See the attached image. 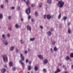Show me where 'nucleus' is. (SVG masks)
I'll return each instance as SVG.
<instances>
[{"instance_id": "obj_1", "label": "nucleus", "mask_w": 73, "mask_h": 73, "mask_svg": "<svg viewBox=\"0 0 73 73\" xmlns=\"http://www.w3.org/2000/svg\"><path fill=\"white\" fill-rule=\"evenodd\" d=\"M64 5V2L62 1H59L57 3V6H58L59 8H62Z\"/></svg>"}, {"instance_id": "obj_2", "label": "nucleus", "mask_w": 73, "mask_h": 73, "mask_svg": "<svg viewBox=\"0 0 73 73\" xmlns=\"http://www.w3.org/2000/svg\"><path fill=\"white\" fill-rule=\"evenodd\" d=\"M26 12L27 14H29L31 13V10H30V7H29L28 9L26 10Z\"/></svg>"}, {"instance_id": "obj_3", "label": "nucleus", "mask_w": 73, "mask_h": 73, "mask_svg": "<svg viewBox=\"0 0 73 73\" xmlns=\"http://www.w3.org/2000/svg\"><path fill=\"white\" fill-rule=\"evenodd\" d=\"M19 63L22 65L23 66H25V64H24V63L23 62V60H21L19 61Z\"/></svg>"}, {"instance_id": "obj_4", "label": "nucleus", "mask_w": 73, "mask_h": 73, "mask_svg": "<svg viewBox=\"0 0 73 73\" xmlns=\"http://www.w3.org/2000/svg\"><path fill=\"white\" fill-rule=\"evenodd\" d=\"M3 60L4 62H7L8 61V59L7 58V57L5 56L3 57Z\"/></svg>"}, {"instance_id": "obj_5", "label": "nucleus", "mask_w": 73, "mask_h": 73, "mask_svg": "<svg viewBox=\"0 0 73 73\" xmlns=\"http://www.w3.org/2000/svg\"><path fill=\"white\" fill-rule=\"evenodd\" d=\"M27 30H28V31H31V27L29 26H27Z\"/></svg>"}, {"instance_id": "obj_6", "label": "nucleus", "mask_w": 73, "mask_h": 73, "mask_svg": "<svg viewBox=\"0 0 73 73\" xmlns=\"http://www.w3.org/2000/svg\"><path fill=\"white\" fill-rule=\"evenodd\" d=\"M46 17L47 19H48V20H49V19L51 18V16H50L49 15H47Z\"/></svg>"}, {"instance_id": "obj_7", "label": "nucleus", "mask_w": 73, "mask_h": 73, "mask_svg": "<svg viewBox=\"0 0 73 73\" xmlns=\"http://www.w3.org/2000/svg\"><path fill=\"white\" fill-rule=\"evenodd\" d=\"M20 54L21 59L23 61H24V57L23 56V54H22L21 53Z\"/></svg>"}, {"instance_id": "obj_8", "label": "nucleus", "mask_w": 73, "mask_h": 73, "mask_svg": "<svg viewBox=\"0 0 73 73\" xmlns=\"http://www.w3.org/2000/svg\"><path fill=\"white\" fill-rule=\"evenodd\" d=\"M47 34L48 36H51V35H52V33L50 32V31H48L47 32Z\"/></svg>"}, {"instance_id": "obj_9", "label": "nucleus", "mask_w": 73, "mask_h": 73, "mask_svg": "<svg viewBox=\"0 0 73 73\" xmlns=\"http://www.w3.org/2000/svg\"><path fill=\"white\" fill-rule=\"evenodd\" d=\"M38 57L40 59H42V60L43 59V56L42 55H38Z\"/></svg>"}, {"instance_id": "obj_10", "label": "nucleus", "mask_w": 73, "mask_h": 73, "mask_svg": "<svg viewBox=\"0 0 73 73\" xmlns=\"http://www.w3.org/2000/svg\"><path fill=\"white\" fill-rule=\"evenodd\" d=\"M15 49V47L14 46H12L10 48V50L12 51L14 50Z\"/></svg>"}, {"instance_id": "obj_11", "label": "nucleus", "mask_w": 73, "mask_h": 73, "mask_svg": "<svg viewBox=\"0 0 73 73\" xmlns=\"http://www.w3.org/2000/svg\"><path fill=\"white\" fill-rule=\"evenodd\" d=\"M5 71H6V70H5V69L3 68L1 70V72L3 73H5Z\"/></svg>"}, {"instance_id": "obj_12", "label": "nucleus", "mask_w": 73, "mask_h": 73, "mask_svg": "<svg viewBox=\"0 0 73 73\" xmlns=\"http://www.w3.org/2000/svg\"><path fill=\"white\" fill-rule=\"evenodd\" d=\"M2 37L3 39H5L6 38V36L4 34H3L2 36Z\"/></svg>"}, {"instance_id": "obj_13", "label": "nucleus", "mask_w": 73, "mask_h": 73, "mask_svg": "<svg viewBox=\"0 0 73 73\" xmlns=\"http://www.w3.org/2000/svg\"><path fill=\"white\" fill-rule=\"evenodd\" d=\"M3 42H4V43L6 45H8V42H7V40H5L3 41Z\"/></svg>"}, {"instance_id": "obj_14", "label": "nucleus", "mask_w": 73, "mask_h": 73, "mask_svg": "<svg viewBox=\"0 0 73 73\" xmlns=\"http://www.w3.org/2000/svg\"><path fill=\"white\" fill-rule=\"evenodd\" d=\"M44 64H47L48 63V60L46 59H45L43 62Z\"/></svg>"}, {"instance_id": "obj_15", "label": "nucleus", "mask_w": 73, "mask_h": 73, "mask_svg": "<svg viewBox=\"0 0 73 73\" xmlns=\"http://www.w3.org/2000/svg\"><path fill=\"white\" fill-rule=\"evenodd\" d=\"M25 2L26 3L27 5H28V3L29 2V0H24Z\"/></svg>"}, {"instance_id": "obj_16", "label": "nucleus", "mask_w": 73, "mask_h": 73, "mask_svg": "<svg viewBox=\"0 0 73 73\" xmlns=\"http://www.w3.org/2000/svg\"><path fill=\"white\" fill-rule=\"evenodd\" d=\"M9 64L10 66H13V64L12 63V62H10L9 63Z\"/></svg>"}, {"instance_id": "obj_17", "label": "nucleus", "mask_w": 73, "mask_h": 73, "mask_svg": "<svg viewBox=\"0 0 73 73\" xmlns=\"http://www.w3.org/2000/svg\"><path fill=\"white\" fill-rule=\"evenodd\" d=\"M69 59H70V58L69 56H68L66 57L65 60L66 61H68V60H69Z\"/></svg>"}, {"instance_id": "obj_18", "label": "nucleus", "mask_w": 73, "mask_h": 73, "mask_svg": "<svg viewBox=\"0 0 73 73\" xmlns=\"http://www.w3.org/2000/svg\"><path fill=\"white\" fill-rule=\"evenodd\" d=\"M15 27L16 28H19V25H18V24H16L15 25Z\"/></svg>"}, {"instance_id": "obj_19", "label": "nucleus", "mask_w": 73, "mask_h": 73, "mask_svg": "<svg viewBox=\"0 0 73 73\" xmlns=\"http://www.w3.org/2000/svg\"><path fill=\"white\" fill-rule=\"evenodd\" d=\"M35 16L37 17L38 16V13L37 12H35Z\"/></svg>"}, {"instance_id": "obj_20", "label": "nucleus", "mask_w": 73, "mask_h": 73, "mask_svg": "<svg viewBox=\"0 0 73 73\" xmlns=\"http://www.w3.org/2000/svg\"><path fill=\"white\" fill-rule=\"evenodd\" d=\"M34 69L35 70H38V67L37 66H35Z\"/></svg>"}, {"instance_id": "obj_21", "label": "nucleus", "mask_w": 73, "mask_h": 73, "mask_svg": "<svg viewBox=\"0 0 73 73\" xmlns=\"http://www.w3.org/2000/svg\"><path fill=\"white\" fill-rule=\"evenodd\" d=\"M51 2H52L51 0H47V3L48 4H50L51 3Z\"/></svg>"}, {"instance_id": "obj_22", "label": "nucleus", "mask_w": 73, "mask_h": 73, "mask_svg": "<svg viewBox=\"0 0 73 73\" xmlns=\"http://www.w3.org/2000/svg\"><path fill=\"white\" fill-rule=\"evenodd\" d=\"M70 57H71L72 58H73V53H72L71 54H70Z\"/></svg>"}, {"instance_id": "obj_23", "label": "nucleus", "mask_w": 73, "mask_h": 73, "mask_svg": "<svg viewBox=\"0 0 73 73\" xmlns=\"http://www.w3.org/2000/svg\"><path fill=\"white\" fill-rule=\"evenodd\" d=\"M31 68H32V67H31V66H29L28 68V69L29 70H31Z\"/></svg>"}, {"instance_id": "obj_24", "label": "nucleus", "mask_w": 73, "mask_h": 73, "mask_svg": "<svg viewBox=\"0 0 73 73\" xmlns=\"http://www.w3.org/2000/svg\"><path fill=\"white\" fill-rule=\"evenodd\" d=\"M3 15L2 14H0V19H3Z\"/></svg>"}, {"instance_id": "obj_25", "label": "nucleus", "mask_w": 73, "mask_h": 73, "mask_svg": "<svg viewBox=\"0 0 73 73\" xmlns=\"http://www.w3.org/2000/svg\"><path fill=\"white\" fill-rule=\"evenodd\" d=\"M66 19H67V17H63V19L64 21H65Z\"/></svg>"}, {"instance_id": "obj_26", "label": "nucleus", "mask_w": 73, "mask_h": 73, "mask_svg": "<svg viewBox=\"0 0 73 73\" xmlns=\"http://www.w3.org/2000/svg\"><path fill=\"white\" fill-rule=\"evenodd\" d=\"M30 41H34V40H35V38H31L30 39Z\"/></svg>"}, {"instance_id": "obj_27", "label": "nucleus", "mask_w": 73, "mask_h": 73, "mask_svg": "<svg viewBox=\"0 0 73 73\" xmlns=\"http://www.w3.org/2000/svg\"><path fill=\"white\" fill-rule=\"evenodd\" d=\"M42 6V3H40L39 4L38 7H41V6Z\"/></svg>"}, {"instance_id": "obj_28", "label": "nucleus", "mask_w": 73, "mask_h": 73, "mask_svg": "<svg viewBox=\"0 0 73 73\" xmlns=\"http://www.w3.org/2000/svg\"><path fill=\"white\" fill-rule=\"evenodd\" d=\"M56 43V42L55 41H53L52 42V45H54Z\"/></svg>"}, {"instance_id": "obj_29", "label": "nucleus", "mask_w": 73, "mask_h": 73, "mask_svg": "<svg viewBox=\"0 0 73 73\" xmlns=\"http://www.w3.org/2000/svg\"><path fill=\"white\" fill-rule=\"evenodd\" d=\"M63 68H64V70H65V69H66V67H65V66L64 65H63Z\"/></svg>"}, {"instance_id": "obj_30", "label": "nucleus", "mask_w": 73, "mask_h": 73, "mask_svg": "<svg viewBox=\"0 0 73 73\" xmlns=\"http://www.w3.org/2000/svg\"><path fill=\"white\" fill-rule=\"evenodd\" d=\"M50 50L51 52V53H53V49H52V48H51L50 49Z\"/></svg>"}, {"instance_id": "obj_31", "label": "nucleus", "mask_w": 73, "mask_h": 73, "mask_svg": "<svg viewBox=\"0 0 73 73\" xmlns=\"http://www.w3.org/2000/svg\"><path fill=\"white\" fill-rule=\"evenodd\" d=\"M1 8L3 9L4 8V5H1Z\"/></svg>"}, {"instance_id": "obj_32", "label": "nucleus", "mask_w": 73, "mask_h": 73, "mask_svg": "<svg viewBox=\"0 0 73 73\" xmlns=\"http://www.w3.org/2000/svg\"><path fill=\"white\" fill-rule=\"evenodd\" d=\"M61 14H60L58 16V19H60V18H61Z\"/></svg>"}, {"instance_id": "obj_33", "label": "nucleus", "mask_w": 73, "mask_h": 73, "mask_svg": "<svg viewBox=\"0 0 73 73\" xmlns=\"http://www.w3.org/2000/svg\"><path fill=\"white\" fill-rule=\"evenodd\" d=\"M43 72H46V69H44L43 70Z\"/></svg>"}, {"instance_id": "obj_34", "label": "nucleus", "mask_w": 73, "mask_h": 73, "mask_svg": "<svg viewBox=\"0 0 73 73\" xmlns=\"http://www.w3.org/2000/svg\"><path fill=\"white\" fill-rule=\"evenodd\" d=\"M13 70H14V71H15L16 70V68L15 67H13Z\"/></svg>"}, {"instance_id": "obj_35", "label": "nucleus", "mask_w": 73, "mask_h": 73, "mask_svg": "<svg viewBox=\"0 0 73 73\" xmlns=\"http://www.w3.org/2000/svg\"><path fill=\"white\" fill-rule=\"evenodd\" d=\"M54 51H56L57 50V48L56 47L54 48Z\"/></svg>"}, {"instance_id": "obj_36", "label": "nucleus", "mask_w": 73, "mask_h": 73, "mask_svg": "<svg viewBox=\"0 0 73 73\" xmlns=\"http://www.w3.org/2000/svg\"><path fill=\"white\" fill-rule=\"evenodd\" d=\"M31 21L32 22H34L35 21V19H31Z\"/></svg>"}, {"instance_id": "obj_37", "label": "nucleus", "mask_w": 73, "mask_h": 73, "mask_svg": "<svg viewBox=\"0 0 73 73\" xmlns=\"http://www.w3.org/2000/svg\"><path fill=\"white\" fill-rule=\"evenodd\" d=\"M21 41L22 44H24V41H23V40H21Z\"/></svg>"}, {"instance_id": "obj_38", "label": "nucleus", "mask_w": 73, "mask_h": 73, "mask_svg": "<svg viewBox=\"0 0 73 73\" xmlns=\"http://www.w3.org/2000/svg\"><path fill=\"white\" fill-rule=\"evenodd\" d=\"M7 36L9 37H10V34H8L7 35Z\"/></svg>"}, {"instance_id": "obj_39", "label": "nucleus", "mask_w": 73, "mask_h": 73, "mask_svg": "<svg viewBox=\"0 0 73 73\" xmlns=\"http://www.w3.org/2000/svg\"><path fill=\"white\" fill-rule=\"evenodd\" d=\"M71 32L69 30V29L68 30V33H70Z\"/></svg>"}, {"instance_id": "obj_40", "label": "nucleus", "mask_w": 73, "mask_h": 73, "mask_svg": "<svg viewBox=\"0 0 73 73\" xmlns=\"http://www.w3.org/2000/svg\"><path fill=\"white\" fill-rule=\"evenodd\" d=\"M57 71L58 72H60V70L59 69H57Z\"/></svg>"}, {"instance_id": "obj_41", "label": "nucleus", "mask_w": 73, "mask_h": 73, "mask_svg": "<svg viewBox=\"0 0 73 73\" xmlns=\"http://www.w3.org/2000/svg\"><path fill=\"white\" fill-rule=\"evenodd\" d=\"M28 59H26V63H27L28 62Z\"/></svg>"}, {"instance_id": "obj_42", "label": "nucleus", "mask_w": 73, "mask_h": 73, "mask_svg": "<svg viewBox=\"0 0 73 73\" xmlns=\"http://www.w3.org/2000/svg\"><path fill=\"white\" fill-rule=\"evenodd\" d=\"M40 28L41 29H42L43 28V27L42 26H40Z\"/></svg>"}, {"instance_id": "obj_43", "label": "nucleus", "mask_w": 73, "mask_h": 73, "mask_svg": "<svg viewBox=\"0 0 73 73\" xmlns=\"http://www.w3.org/2000/svg\"><path fill=\"white\" fill-rule=\"evenodd\" d=\"M11 9H15V7H11Z\"/></svg>"}, {"instance_id": "obj_44", "label": "nucleus", "mask_w": 73, "mask_h": 73, "mask_svg": "<svg viewBox=\"0 0 73 73\" xmlns=\"http://www.w3.org/2000/svg\"><path fill=\"white\" fill-rule=\"evenodd\" d=\"M46 15H44V19H46Z\"/></svg>"}, {"instance_id": "obj_45", "label": "nucleus", "mask_w": 73, "mask_h": 73, "mask_svg": "<svg viewBox=\"0 0 73 73\" xmlns=\"http://www.w3.org/2000/svg\"><path fill=\"white\" fill-rule=\"evenodd\" d=\"M11 16H9V19L11 20Z\"/></svg>"}, {"instance_id": "obj_46", "label": "nucleus", "mask_w": 73, "mask_h": 73, "mask_svg": "<svg viewBox=\"0 0 73 73\" xmlns=\"http://www.w3.org/2000/svg\"><path fill=\"white\" fill-rule=\"evenodd\" d=\"M32 7H35V5L34 4H32Z\"/></svg>"}, {"instance_id": "obj_47", "label": "nucleus", "mask_w": 73, "mask_h": 73, "mask_svg": "<svg viewBox=\"0 0 73 73\" xmlns=\"http://www.w3.org/2000/svg\"><path fill=\"white\" fill-rule=\"evenodd\" d=\"M28 19H31V16H29L28 17Z\"/></svg>"}, {"instance_id": "obj_48", "label": "nucleus", "mask_w": 73, "mask_h": 73, "mask_svg": "<svg viewBox=\"0 0 73 73\" xmlns=\"http://www.w3.org/2000/svg\"><path fill=\"white\" fill-rule=\"evenodd\" d=\"M27 52H28L27 51H25V54H27Z\"/></svg>"}, {"instance_id": "obj_49", "label": "nucleus", "mask_w": 73, "mask_h": 73, "mask_svg": "<svg viewBox=\"0 0 73 73\" xmlns=\"http://www.w3.org/2000/svg\"><path fill=\"white\" fill-rule=\"evenodd\" d=\"M50 30L51 31H52V32H53V29L52 28H51Z\"/></svg>"}, {"instance_id": "obj_50", "label": "nucleus", "mask_w": 73, "mask_h": 73, "mask_svg": "<svg viewBox=\"0 0 73 73\" xmlns=\"http://www.w3.org/2000/svg\"><path fill=\"white\" fill-rule=\"evenodd\" d=\"M16 51L17 52H17H18V49L16 48Z\"/></svg>"}, {"instance_id": "obj_51", "label": "nucleus", "mask_w": 73, "mask_h": 73, "mask_svg": "<svg viewBox=\"0 0 73 73\" xmlns=\"http://www.w3.org/2000/svg\"><path fill=\"white\" fill-rule=\"evenodd\" d=\"M9 29L10 31H11V30H12V28H9Z\"/></svg>"}, {"instance_id": "obj_52", "label": "nucleus", "mask_w": 73, "mask_h": 73, "mask_svg": "<svg viewBox=\"0 0 73 73\" xmlns=\"http://www.w3.org/2000/svg\"><path fill=\"white\" fill-rule=\"evenodd\" d=\"M4 67L5 68H7V66H6V65H5L4 66Z\"/></svg>"}, {"instance_id": "obj_53", "label": "nucleus", "mask_w": 73, "mask_h": 73, "mask_svg": "<svg viewBox=\"0 0 73 73\" xmlns=\"http://www.w3.org/2000/svg\"><path fill=\"white\" fill-rule=\"evenodd\" d=\"M70 23H68V25H70Z\"/></svg>"}, {"instance_id": "obj_54", "label": "nucleus", "mask_w": 73, "mask_h": 73, "mask_svg": "<svg viewBox=\"0 0 73 73\" xmlns=\"http://www.w3.org/2000/svg\"><path fill=\"white\" fill-rule=\"evenodd\" d=\"M58 72L57 71H56L55 72V73H57Z\"/></svg>"}, {"instance_id": "obj_55", "label": "nucleus", "mask_w": 73, "mask_h": 73, "mask_svg": "<svg viewBox=\"0 0 73 73\" xmlns=\"http://www.w3.org/2000/svg\"><path fill=\"white\" fill-rule=\"evenodd\" d=\"M21 21H23V19L22 18L21 19Z\"/></svg>"}, {"instance_id": "obj_56", "label": "nucleus", "mask_w": 73, "mask_h": 73, "mask_svg": "<svg viewBox=\"0 0 73 73\" xmlns=\"http://www.w3.org/2000/svg\"><path fill=\"white\" fill-rule=\"evenodd\" d=\"M6 2H8V0H5Z\"/></svg>"}, {"instance_id": "obj_57", "label": "nucleus", "mask_w": 73, "mask_h": 73, "mask_svg": "<svg viewBox=\"0 0 73 73\" xmlns=\"http://www.w3.org/2000/svg\"><path fill=\"white\" fill-rule=\"evenodd\" d=\"M20 8V7H18V9H19Z\"/></svg>"}, {"instance_id": "obj_58", "label": "nucleus", "mask_w": 73, "mask_h": 73, "mask_svg": "<svg viewBox=\"0 0 73 73\" xmlns=\"http://www.w3.org/2000/svg\"><path fill=\"white\" fill-rule=\"evenodd\" d=\"M28 51H30V50H31L30 49H28Z\"/></svg>"}, {"instance_id": "obj_59", "label": "nucleus", "mask_w": 73, "mask_h": 73, "mask_svg": "<svg viewBox=\"0 0 73 73\" xmlns=\"http://www.w3.org/2000/svg\"><path fill=\"white\" fill-rule=\"evenodd\" d=\"M72 68H73V65H72Z\"/></svg>"}, {"instance_id": "obj_60", "label": "nucleus", "mask_w": 73, "mask_h": 73, "mask_svg": "<svg viewBox=\"0 0 73 73\" xmlns=\"http://www.w3.org/2000/svg\"><path fill=\"white\" fill-rule=\"evenodd\" d=\"M31 73H33V72H32V71H31Z\"/></svg>"}, {"instance_id": "obj_61", "label": "nucleus", "mask_w": 73, "mask_h": 73, "mask_svg": "<svg viewBox=\"0 0 73 73\" xmlns=\"http://www.w3.org/2000/svg\"><path fill=\"white\" fill-rule=\"evenodd\" d=\"M59 65H60L61 66V64H60Z\"/></svg>"}, {"instance_id": "obj_62", "label": "nucleus", "mask_w": 73, "mask_h": 73, "mask_svg": "<svg viewBox=\"0 0 73 73\" xmlns=\"http://www.w3.org/2000/svg\"><path fill=\"white\" fill-rule=\"evenodd\" d=\"M29 63L30 64H31V62H29Z\"/></svg>"}, {"instance_id": "obj_63", "label": "nucleus", "mask_w": 73, "mask_h": 73, "mask_svg": "<svg viewBox=\"0 0 73 73\" xmlns=\"http://www.w3.org/2000/svg\"><path fill=\"white\" fill-rule=\"evenodd\" d=\"M56 1H59V0H56Z\"/></svg>"}, {"instance_id": "obj_64", "label": "nucleus", "mask_w": 73, "mask_h": 73, "mask_svg": "<svg viewBox=\"0 0 73 73\" xmlns=\"http://www.w3.org/2000/svg\"><path fill=\"white\" fill-rule=\"evenodd\" d=\"M27 73H29V72H28Z\"/></svg>"}]
</instances>
